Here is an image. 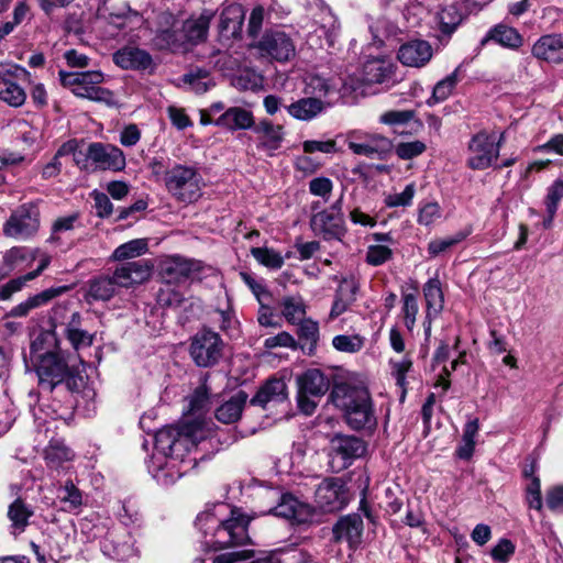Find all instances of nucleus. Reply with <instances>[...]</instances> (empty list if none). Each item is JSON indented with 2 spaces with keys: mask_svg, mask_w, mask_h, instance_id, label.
<instances>
[{
  "mask_svg": "<svg viewBox=\"0 0 563 563\" xmlns=\"http://www.w3.org/2000/svg\"><path fill=\"white\" fill-rule=\"evenodd\" d=\"M393 257L391 249L386 244H373L367 247L365 261L371 266H380Z\"/></svg>",
  "mask_w": 563,
  "mask_h": 563,
  "instance_id": "nucleus-59",
  "label": "nucleus"
},
{
  "mask_svg": "<svg viewBox=\"0 0 563 563\" xmlns=\"http://www.w3.org/2000/svg\"><path fill=\"white\" fill-rule=\"evenodd\" d=\"M391 375L396 380L398 387L402 390V397L406 394L407 374L412 367V361L408 357H404L400 361H390Z\"/></svg>",
  "mask_w": 563,
  "mask_h": 563,
  "instance_id": "nucleus-63",
  "label": "nucleus"
},
{
  "mask_svg": "<svg viewBox=\"0 0 563 563\" xmlns=\"http://www.w3.org/2000/svg\"><path fill=\"white\" fill-rule=\"evenodd\" d=\"M181 81L189 86V89L196 93H205L213 85L209 71L203 68H196L181 77Z\"/></svg>",
  "mask_w": 563,
  "mask_h": 563,
  "instance_id": "nucleus-49",
  "label": "nucleus"
},
{
  "mask_svg": "<svg viewBox=\"0 0 563 563\" xmlns=\"http://www.w3.org/2000/svg\"><path fill=\"white\" fill-rule=\"evenodd\" d=\"M29 257L34 260L35 251H31L25 246H13L8 250L3 255V267L5 268V273L1 277L11 273L18 264L26 261Z\"/></svg>",
  "mask_w": 563,
  "mask_h": 563,
  "instance_id": "nucleus-51",
  "label": "nucleus"
},
{
  "mask_svg": "<svg viewBox=\"0 0 563 563\" xmlns=\"http://www.w3.org/2000/svg\"><path fill=\"white\" fill-rule=\"evenodd\" d=\"M328 103L319 98H301L289 106L287 112L295 119L300 121H310L322 113Z\"/></svg>",
  "mask_w": 563,
  "mask_h": 563,
  "instance_id": "nucleus-40",
  "label": "nucleus"
},
{
  "mask_svg": "<svg viewBox=\"0 0 563 563\" xmlns=\"http://www.w3.org/2000/svg\"><path fill=\"white\" fill-rule=\"evenodd\" d=\"M298 391L322 397L329 389V379L319 369H308L298 377Z\"/></svg>",
  "mask_w": 563,
  "mask_h": 563,
  "instance_id": "nucleus-41",
  "label": "nucleus"
},
{
  "mask_svg": "<svg viewBox=\"0 0 563 563\" xmlns=\"http://www.w3.org/2000/svg\"><path fill=\"white\" fill-rule=\"evenodd\" d=\"M310 225L312 231L325 241H342L346 233L342 198L338 199L329 209L314 213L311 217Z\"/></svg>",
  "mask_w": 563,
  "mask_h": 563,
  "instance_id": "nucleus-9",
  "label": "nucleus"
},
{
  "mask_svg": "<svg viewBox=\"0 0 563 563\" xmlns=\"http://www.w3.org/2000/svg\"><path fill=\"white\" fill-rule=\"evenodd\" d=\"M222 345L223 342L217 332L202 329L192 336L189 353L197 366L210 367L221 358Z\"/></svg>",
  "mask_w": 563,
  "mask_h": 563,
  "instance_id": "nucleus-8",
  "label": "nucleus"
},
{
  "mask_svg": "<svg viewBox=\"0 0 563 563\" xmlns=\"http://www.w3.org/2000/svg\"><path fill=\"white\" fill-rule=\"evenodd\" d=\"M189 411L192 415H200L208 410L210 405L209 389L206 384L197 387L188 397Z\"/></svg>",
  "mask_w": 563,
  "mask_h": 563,
  "instance_id": "nucleus-56",
  "label": "nucleus"
},
{
  "mask_svg": "<svg viewBox=\"0 0 563 563\" xmlns=\"http://www.w3.org/2000/svg\"><path fill=\"white\" fill-rule=\"evenodd\" d=\"M466 2H446L437 13L440 31L448 36L457 29L466 18Z\"/></svg>",
  "mask_w": 563,
  "mask_h": 563,
  "instance_id": "nucleus-32",
  "label": "nucleus"
},
{
  "mask_svg": "<svg viewBox=\"0 0 563 563\" xmlns=\"http://www.w3.org/2000/svg\"><path fill=\"white\" fill-rule=\"evenodd\" d=\"M34 361L42 389L52 393L56 387L65 386L70 393H78L84 386L82 376L69 366L63 353H41Z\"/></svg>",
  "mask_w": 563,
  "mask_h": 563,
  "instance_id": "nucleus-4",
  "label": "nucleus"
},
{
  "mask_svg": "<svg viewBox=\"0 0 563 563\" xmlns=\"http://www.w3.org/2000/svg\"><path fill=\"white\" fill-rule=\"evenodd\" d=\"M335 91V85L319 75H311L306 79L305 93L309 95L310 98H319L322 100V98Z\"/></svg>",
  "mask_w": 563,
  "mask_h": 563,
  "instance_id": "nucleus-48",
  "label": "nucleus"
},
{
  "mask_svg": "<svg viewBox=\"0 0 563 563\" xmlns=\"http://www.w3.org/2000/svg\"><path fill=\"white\" fill-rule=\"evenodd\" d=\"M212 18L213 13L206 10L199 15V18H191L183 23L181 32L187 49L206 40Z\"/></svg>",
  "mask_w": 563,
  "mask_h": 563,
  "instance_id": "nucleus-34",
  "label": "nucleus"
},
{
  "mask_svg": "<svg viewBox=\"0 0 563 563\" xmlns=\"http://www.w3.org/2000/svg\"><path fill=\"white\" fill-rule=\"evenodd\" d=\"M256 48L261 56L278 63H286L296 55V45L292 38L279 30L266 31L257 42Z\"/></svg>",
  "mask_w": 563,
  "mask_h": 563,
  "instance_id": "nucleus-12",
  "label": "nucleus"
},
{
  "mask_svg": "<svg viewBox=\"0 0 563 563\" xmlns=\"http://www.w3.org/2000/svg\"><path fill=\"white\" fill-rule=\"evenodd\" d=\"M397 57L406 66L422 67L432 57V48L426 41H410L399 47Z\"/></svg>",
  "mask_w": 563,
  "mask_h": 563,
  "instance_id": "nucleus-27",
  "label": "nucleus"
},
{
  "mask_svg": "<svg viewBox=\"0 0 563 563\" xmlns=\"http://www.w3.org/2000/svg\"><path fill=\"white\" fill-rule=\"evenodd\" d=\"M298 336L300 340L305 341L310 345V347H314L319 341V324L317 321L312 319H302L298 323Z\"/></svg>",
  "mask_w": 563,
  "mask_h": 563,
  "instance_id": "nucleus-60",
  "label": "nucleus"
},
{
  "mask_svg": "<svg viewBox=\"0 0 563 563\" xmlns=\"http://www.w3.org/2000/svg\"><path fill=\"white\" fill-rule=\"evenodd\" d=\"M187 433L188 426L167 427L155 433V453L148 471L158 484L169 486L187 473L186 450L191 442Z\"/></svg>",
  "mask_w": 563,
  "mask_h": 563,
  "instance_id": "nucleus-1",
  "label": "nucleus"
},
{
  "mask_svg": "<svg viewBox=\"0 0 563 563\" xmlns=\"http://www.w3.org/2000/svg\"><path fill=\"white\" fill-rule=\"evenodd\" d=\"M345 142L353 154L372 159H385L394 148L390 139L362 130L350 131Z\"/></svg>",
  "mask_w": 563,
  "mask_h": 563,
  "instance_id": "nucleus-7",
  "label": "nucleus"
},
{
  "mask_svg": "<svg viewBox=\"0 0 563 563\" xmlns=\"http://www.w3.org/2000/svg\"><path fill=\"white\" fill-rule=\"evenodd\" d=\"M563 198V180H555L549 188L544 198L545 210L556 212L559 209L560 201Z\"/></svg>",
  "mask_w": 563,
  "mask_h": 563,
  "instance_id": "nucleus-64",
  "label": "nucleus"
},
{
  "mask_svg": "<svg viewBox=\"0 0 563 563\" xmlns=\"http://www.w3.org/2000/svg\"><path fill=\"white\" fill-rule=\"evenodd\" d=\"M254 132L258 135L257 147L273 156L282 147L285 132L282 125H275L269 121L263 120L254 126Z\"/></svg>",
  "mask_w": 563,
  "mask_h": 563,
  "instance_id": "nucleus-29",
  "label": "nucleus"
},
{
  "mask_svg": "<svg viewBox=\"0 0 563 563\" xmlns=\"http://www.w3.org/2000/svg\"><path fill=\"white\" fill-rule=\"evenodd\" d=\"M162 19L168 27H159L152 40L153 46L158 51H166L170 53L187 52V46L183 36L181 27L173 14L164 13Z\"/></svg>",
  "mask_w": 563,
  "mask_h": 563,
  "instance_id": "nucleus-17",
  "label": "nucleus"
},
{
  "mask_svg": "<svg viewBox=\"0 0 563 563\" xmlns=\"http://www.w3.org/2000/svg\"><path fill=\"white\" fill-rule=\"evenodd\" d=\"M489 42H494L505 48L517 49L522 45L523 38L515 27L499 23L488 30L479 44L483 47Z\"/></svg>",
  "mask_w": 563,
  "mask_h": 563,
  "instance_id": "nucleus-33",
  "label": "nucleus"
},
{
  "mask_svg": "<svg viewBox=\"0 0 563 563\" xmlns=\"http://www.w3.org/2000/svg\"><path fill=\"white\" fill-rule=\"evenodd\" d=\"M416 195V186L413 183L408 184L402 192L389 194L385 197L384 203L388 208L408 207L412 203Z\"/></svg>",
  "mask_w": 563,
  "mask_h": 563,
  "instance_id": "nucleus-61",
  "label": "nucleus"
},
{
  "mask_svg": "<svg viewBox=\"0 0 563 563\" xmlns=\"http://www.w3.org/2000/svg\"><path fill=\"white\" fill-rule=\"evenodd\" d=\"M363 530L364 525L361 515L350 514L340 518L333 526V537L335 541H345L350 548L355 549L362 542Z\"/></svg>",
  "mask_w": 563,
  "mask_h": 563,
  "instance_id": "nucleus-25",
  "label": "nucleus"
},
{
  "mask_svg": "<svg viewBox=\"0 0 563 563\" xmlns=\"http://www.w3.org/2000/svg\"><path fill=\"white\" fill-rule=\"evenodd\" d=\"M102 81L103 74L101 71H82L81 81L74 89V95L93 101L110 103L113 97L112 92L99 86Z\"/></svg>",
  "mask_w": 563,
  "mask_h": 563,
  "instance_id": "nucleus-24",
  "label": "nucleus"
},
{
  "mask_svg": "<svg viewBox=\"0 0 563 563\" xmlns=\"http://www.w3.org/2000/svg\"><path fill=\"white\" fill-rule=\"evenodd\" d=\"M174 284H164L157 291V302L163 307H179L184 295L173 287Z\"/></svg>",
  "mask_w": 563,
  "mask_h": 563,
  "instance_id": "nucleus-62",
  "label": "nucleus"
},
{
  "mask_svg": "<svg viewBox=\"0 0 563 563\" xmlns=\"http://www.w3.org/2000/svg\"><path fill=\"white\" fill-rule=\"evenodd\" d=\"M113 62L122 69L154 73L156 65L145 49L125 46L113 54Z\"/></svg>",
  "mask_w": 563,
  "mask_h": 563,
  "instance_id": "nucleus-19",
  "label": "nucleus"
},
{
  "mask_svg": "<svg viewBox=\"0 0 563 563\" xmlns=\"http://www.w3.org/2000/svg\"><path fill=\"white\" fill-rule=\"evenodd\" d=\"M163 181L167 192L178 202L192 203L202 196L205 183L196 166L175 163L166 168Z\"/></svg>",
  "mask_w": 563,
  "mask_h": 563,
  "instance_id": "nucleus-5",
  "label": "nucleus"
},
{
  "mask_svg": "<svg viewBox=\"0 0 563 563\" xmlns=\"http://www.w3.org/2000/svg\"><path fill=\"white\" fill-rule=\"evenodd\" d=\"M394 76V65L385 59L374 58L363 66V80L368 85L384 84L391 87L396 82Z\"/></svg>",
  "mask_w": 563,
  "mask_h": 563,
  "instance_id": "nucleus-30",
  "label": "nucleus"
},
{
  "mask_svg": "<svg viewBox=\"0 0 563 563\" xmlns=\"http://www.w3.org/2000/svg\"><path fill=\"white\" fill-rule=\"evenodd\" d=\"M101 549L106 555L118 561L135 554L134 540L125 529L109 531L101 542Z\"/></svg>",
  "mask_w": 563,
  "mask_h": 563,
  "instance_id": "nucleus-20",
  "label": "nucleus"
},
{
  "mask_svg": "<svg viewBox=\"0 0 563 563\" xmlns=\"http://www.w3.org/2000/svg\"><path fill=\"white\" fill-rule=\"evenodd\" d=\"M63 291L64 288L45 289L34 296L29 297L26 300L11 308L7 316L11 318H24L29 316V313L32 310L48 303L52 299L59 296Z\"/></svg>",
  "mask_w": 563,
  "mask_h": 563,
  "instance_id": "nucleus-38",
  "label": "nucleus"
},
{
  "mask_svg": "<svg viewBox=\"0 0 563 563\" xmlns=\"http://www.w3.org/2000/svg\"><path fill=\"white\" fill-rule=\"evenodd\" d=\"M332 345L335 350L344 353H357L364 346V338L354 334V335H345L340 334L335 335L332 340Z\"/></svg>",
  "mask_w": 563,
  "mask_h": 563,
  "instance_id": "nucleus-57",
  "label": "nucleus"
},
{
  "mask_svg": "<svg viewBox=\"0 0 563 563\" xmlns=\"http://www.w3.org/2000/svg\"><path fill=\"white\" fill-rule=\"evenodd\" d=\"M148 244L146 239H134L119 245L112 253L114 261H125L139 257L147 252Z\"/></svg>",
  "mask_w": 563,
  "mask_h": 563,
  "instance_id": "nucleus-47",
  "label": "nucleus"
},
{
  "mask_svg": "<svg viewBox=\"0 0 563 563\" xmlns=\"http://www.w3.org/2000/svg\"><path fill=\"white\" fill-rule=\"evenodd\" d=\"M498 145L494 143V133L479 131L467 145L466 165L474 170H484L498 159Z\"/></svg>",
  "mask_w": 563,
  "mask_h": 563,
  "instance_id": "nucleus-11",
  "label": "nucleus"
},
{
  "mask_svg": "<svg viewBox=\"0 0 563 563\" xmlns=\"http://www.w3.org/2000/svg\"><path fill=\"white\" fill-rule=\"evenodd\" d=\"M246 400V393L243 390L238 391L231 396L229 400L224 401L220 407L217 408L216 418L225 424L236 422L242 415Z\"/></svg>",
  "mask_w": 563,
  "mask_h": 563,
  "instance_id": "nucleus-42",
  "label": "nucleus"
},
{
  "mask_svg": "<svg viewBox=\"0 0 563 563\" xmlns=\"http://www.w3.org/2000/svg\"><path fill=\"white\" fill-rule=\"evenodd\" d=\"M152 265L147 261L128 262L115 268L112 276L118 288H129L146 282L151 277Z\"/></svg>",
  "mask_w": 563,
  "mask_h": 563,
  "instance_id": "nucleus-23",
  "label": "nucleus"
},
{
  "mask_svg": "<svg viewBox=\"0 0 563 563\" xmlns=\"http://www.w3.org/2000/svg\"><path fill=\"white\" fill-rule=\"evenodd\" d=\"M73 155L75 164L80 169H89V165L91 164V158L88 155V148L84 151L78 150V143L76 140H70L65 142L58 148V155Z\"/></svg>",
  "mask_w": 563,
  "mask_h": 563,
  "instance_id": "nucleus-53",
  "label": "nucleus"
},
{
  "mask_svg": "<svg viewBox=\"0 0 563 563\" xmlns=\"http://www.w3.org/2000/svg\"><path fill=\"white\" fill-rule=\"evenodd\" d=\"M224 505L208 509L197 516L196 527L202 533L201 543L213 550L252 544L249 533L251 518L233 508L229 518H221Z\"/></svg>",
  "mask_w": 563,
  "mask_h": 563,
  "instance_id": "nucleus-2",
  "label": "nucleus"
},
{
  "mask_svg": "<svg viewBox=\"0 0 563 563\" xmlns=\"http://www.w3.org/2000/svg\"><path fill=\"white\" fill-rule=\"evenodd\" d=\"M330 398L347 427L354 431L372 434L377 428V415L372 395L366 386L342 382L333 386Z\"/></svg>",
  "mask_w": 563,
  "mask_h": 563,
  "instance_id": "nucleus-3",
  "label": "nucleus"
},
{
  "mask_svg": "<svg viewBox=\"0 0 563 563\" xmlns=\"http://www.w3.org/2000/svg\"><path fill=\"white\" fill-rule=\"evenodd\" d=\"M427 311L429 317H438L443 309V292L438 278L429 279L423 286Z\"/></svg>",
  "mask_w": 563,
  "mask_h": 563,
  "instance_id": "nucleus-45",
  "label": "nucleus"
},
{
  "mask_svg": "<svg viewBox=\"0 0 563 563\" xmlns=\"http://www.w3.org/2000/svg\"><path fill=\"white\" fill-rule=\"evenodd\" d=\"M34 507L26 503L25 499L16 497L9 506L7 510V518L10 522L9 532L13 537H18L25 532L26 528L31 523V519L34 517Z\"/></svg>",
  "mask_w": 563,
  "mask_h": 563,
  "instance_id": "nucleus-26",
  "label": "nucleus"
},
{
  "mask_svg": "<svg viewBox=\"0 0 563 563\" xmlns=\"http://www.w3.org/2000/svg\"><path fill=\"white\" fill-rule=\"evenodd\" d=\"M0 100L13 108L22 107L26 100L24 89L9 70L0 73Z\"/></svg>",
  "mask_w": 563,
  "mask_h": 563,
  "instance_id": "nucleus-39",
  "label": "nucleus"
},
{
  "mask_svg": "<svg viewBox=\"0 0 563 563\" xmlns=\"http://www.w3.org/2000/svg\"><path fill=\"white\" fill-rule=\"evenodd\" d=\"M64 311L59 314V328H62L64 335L69 341L70 345L76 350L91 346L93 343V334H90L81 328L82 317L80 312H71L67 316V309L63 307Z\"/></svg>",
  "mask_w": 563,
  "mask_h": 563,
  "instance_id": "nucleus-18",
  "label": "nucleus"
},
{
  "mask_svg": "<svg viewBox=\"0 0 563 563\" xmlns=\"http://www.w3.org/2000/svg\"><path fill=\"white\" fill-rule=\"evenodd\" d=\"M118 286L113 276L103 275L92 279L88 289V302L108 301L117 292Z\"/></svg>",
  "mask_w": 563,
  "mask_h": 563,
  "instance_id": "nucleus-44",
  "label": "nucleus"
},
{
  "mask_svg": "<svg viewBox=\"0 0 563 563\" xmlns=\"http://www.w3.org/2000/svg\"><path fill=\"white\" fill-rule=\"evenodd\" d=\"M457 84L456 71L450 74L442 80H440L433 88L431 97L427 100L428 106H434L435 103L446 100L452 93L453 89Z\"/></svg>",
  "mask_w": 563,
  "mask_h": 563,
  "instance_id": "nucleus-50",
  "label": "nucleus"
},
{
  "mask_svg": "<svg viewBox=\"0 0 563 563\" xmlns=\"http://www.w3.org/2000/svg\"><path fill=\"white\" fill-rule=\"evenodd\" d=\"M282 314L291 324H296L306 316V303L301 296H286L280 300Z\"/></svg>",
  "mask_w": 563,
  "mask_h": 563,
  "instance_id": "nucleus-46",
  "label": "nucleus"
},
{
  "mask_svg": "<svg viewBox=\"0 0 563 563\" xmlns=\"http://www.w3.org/2000/svg\"><path fill=\"white\" fill-rule=\"evenodd\" d=\"M366 452V443L355 435H336L332 440L331 463L338 470L347 468Z\"/></svg>",
  "mask_w": 563,
  "mask_h": 563,
  "instance_id": "nucleus-15",
  "label": "nucleus"
},
{
  "mask_svg": "<svg viewBox=\"0 0 563 563\" xmlns=\"http://www.w3.org/2000/svg\"><path fill=\"white\" fill-rule=\"evenodd\" d=\"M252 256L263 266L271 269H279L284 265L282 254L268 247H252Z\"/></svg>",
  "mask_w": 563,
  "mask_h": 563,
  "instance_id": "nucleus-52",
  "label": "nucleus"
},
{
  "mask_svg": "<svg viewBox=\"0 0 563 563\" xmlns=\"http://www.w3.org/2000/svg\"><path fill=\"white\" fill-rule=\"evenodd\" d=\"M56 497L67 512H77L84 504L81 490L70 479L57 487Z\"/></svg>",
  "mask_w": 563,
  "mask_h": 563,
  "instance_id": "nucleus-43",
  "label": "nucleus"
},
{
  "mask_svg": "<svg viewBox=\"0 0 563 563\" xmlns=\"http://www.w3.org/2000/svg\"><path fill=\"white\" fill-rule=\"evenodd\" d=\"M75 453L60 440H52L44 450V459L48 468L60 472L68 471Z\"/></svg>",
  "mask_w": 563,
  "mask_h": 563,
  "instance_id": "nucleus-35",
  "label": "nucleus"
},
{
  "mask_svg": "<svg viewBox=\"0 0 563 563\" xmlns=\"http://www.w3.org/2000/svg\"><path fill=\"white\" fill-rule=\"evenodd\" d=\"M38 228V209L32 205H22L4 222L2 231L8 238L27 240L36 234Z\"/></svg>",
  "mask_w": 563,
  "mask_h": 563,
  "instance_id": "nucleus-10",
  "label": "nucleus"
},
{
  "mask_svg": "<svg viewBox=\"0 0 563 563\" xmlns=\"http://www.w3.org/2000/svg\"><path fill=\"white\" fill-rule=\"evenodd\" d=\"M214 125L229 131L247 130L254 125L251 111L241 107H231L216 119Z\"/></svg>",
  "mask_w": 563,
  "mask_h": 563,
  "instance_id": "nucleus-36",
  "label": "nucleus"
},
{
  "mask_svg": "<svg viewBox=\"0 0 563 563\" xmlns=\"http://www.w3.org/2000/svg\"><path fill=\"white\" fill-rule=\"evenodd\" d=\"M287 386L283 379H268L251 399L252 405L267 408L269 405L283 404L287 400Z\"/></svg>",
  "mask_w": 563,
  "mask_h": 563,
  "instance_id": "nucleus-28",
  "label": "nucleus"
},
{
  "mask_svg": "<svg viewBox=\"0 0 563 563\" xmlns=\"http://www.w3.org/2000/svg\"><path fill=\"white\" fill-rule=\"evenodd\" d=\"M358 284L354 278H343L335 291L329 319L334 320L344 313L356 300Z\"/></svg>",
  "mask_w": 563,
  "mask_h": 563,
  "instance_id": "nucleus-31",
  "label": "nucleus"
},
{
  "mask_svg": "<svg viewBox=\"0 0 563 563\" xmlns=\"http://www.w3.org/2000/svg\"><path fill=\"white\" fill-rule=\"evenodd\" d=\"M466 234L463 232H457L452 236H446L442 239H434L428 244V254L430 257H437L438 255L446 252L452 246L459 244L463 240H465Z\"/></svg>",
  "mask_w": 563,
  "mask_h": 563,
  "instance_id": "nucleus-55",
  "label": "nucleus"
},
{
  "mask_svg": "<svg viewBox=\"0 0 563 563\" xmlns=\"http://www.w3.org/2000/svg\"><path fill=\"white\" fill-rule=\"evenodd\" d=\"M190 437V445L186 450V468L187 472L194 468L198 461L210 457L221 450L223 445L230 444L229 435L219 428H207L200 423L188 424V433Z\"/></svg>",
  "mask_w": 563,
  "mask_h": 563,
  "instance_id": "nucleus-6",
  "label": "nucleus"
},
{
  "mask_svg": "<svg viewBox=\"0 0 563 563\" xmlns=\"http://www.w3.org/2000/svg\"><path fill=\"white\" fill-rule=\"evenodd\" d=\"M273 512L277 517L296 523L306 522L310 515L309 507L289 494L282 496L279 504L273 509Z\"/></svg>",
  "mask_w": 563,
  "mask_h": 563,
  "instance_id": "nucleus-37",
  "label": "nucleus"
},
{
  "mask_svg": "<svg viewBox=\"0 0 563 563\" xmlns=\"http://www.w3.org/2000/svg\"><path fill=\"white\" fill-rule=\"evenodd\" d=\"M88 155L91 158V165L96 169L121 172L125 168V155L118 146L92 142L88 145Z\"/></svg>",
  "mask_w": 563,
  "mask_h": 563,
  "instance_id": "nucleus-16",
  "label": "nucleus"
},
{
  "mask_svg": "<svg viewBox=\"0 0 563 563\" xmlns=\"http://www.w3.org/2000/svg\"><path fill=\"white\" fill-rule=\"evenodd\" d=\"M531 54L549 64H563V32L540 36L532 45Z\"/></svg>",
  "mask_w": 563,
  "mask_h": 563,
  "instance_id": "nucleus-22",
  "label": "nucleus"
},
{
  "mask_svg": "<svg viewBox=\"0 0 563 563\" xmlns=\"http://www.w3.org/2000/svg\"><path fill=\"white\" fill-rule=\"evenodd\" d=\"M419 311L418 299L413 294H405L402 296L401 314L404 323L408 331H412L416 324V317Z\"/></svg>",
  "mask_w": 563,
  "mask_h": 563,
  "instance_id": "nucleus-58",
  "label": "nucleus"
},
{
  "mask_svg": "<svg viewBox=\"0 0 563 563\" xmlns=\"http://www.w3.org/2000/svg\"><path fill=\"white\" fill-rule=\"evenodd\" d=\"M349 489L338 477L323 479L314 492V503L324 512L339 511L349 503Z\"/></svg>",
  "mask_w": 563,
  "mask_h": 563,
  "instance_id": "nucleus-14",
  "label": "nucleus"
},
{
  "mask_svg": "<svg viewBox=\"0 0 563 563\" xmlns=\"http://www.w3.org/2000/svg\"><path fill=\"white\" fill-rule=\"evenodd\" d=\"M64 311L62 306L54 309L49 323L51 329L41 331L32 341L30 350L32 358L35 360L41 353H63L59 347L57 329L59 328V314Z\"/></svg>",
  "mask_w": 563,
  "mask_h": 563,
  "instance_id": "nucleus-21",
  "label": "nucleus"
},
{
  "mask_svg": "<svg viewBox=\"0 0 563 563\" xmlns=\"http://www.w3.org/2000/svg\"><path fill=\"white\" fill-rule=\"evenodd\" d=\"M244 19V12L239 2H232L221 13V27L223 30L238 29Z\"/></svg>",
  "mask_w": 563,
  "mask_h": 563,
  "instance_id": "nucleus-54",
  "label": "nucleus"
},
{
  "mask_svg": "<svg viewBox=\"0 0 563 563\" xmlns=\"http://www.w3.org/2000/svg\"><path fill=\"white\" fill-rule=\"evenodd\" d=\"M203 269L200 261L170 255L159 263V275L164 284H181L197 277Z\"/></svg>",
  "mask_w": 563,
  "mask_h": 563,
  "instance_id": "nucleus-13",
  "label": "nucleus"
}]
</instances>
